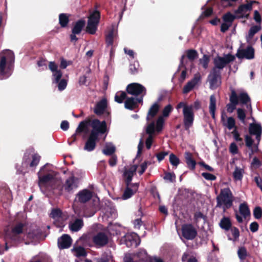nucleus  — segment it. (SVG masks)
Returning <instances> with one entry per match:
<instances>
[{"label": "nucleus", "mask_w": 262, "mask_h": 262, "mask_svg": "<svg viewBox=\"0 0 262 262\" xmlns=\"http://www.w3.org/2000/svg\"><path fill=\"white\" fill-rule=\"evenodd\" d=\"M37 174L38 185L40 189H55L61 184V180L57 177V173L53 170L48 164L43 166Z\"/></svg>", "instance_id": "f257e3e1"}, {"label": "nucleus", "mask_w": 262, "mask_h": 262, "mask_svg": "<svg viewBox=\"0 0 262 262\" xmlns=\"http://www.w3.org/2000/svg\"><path fill=\"white\" fill-rule=\"evenodd\" d=\"M126 90L129 94L139 96L140 98H127L125 101V107L129 110H134L138 106L140 103L142 102L143 97L146 94L145 88L140 84L133 83L127 85Z\"/></svg>", "instance_id": "f03ea898"}, {"label": "nucleus", "mask_w": 262, "mask_h": 262, "mask_svg": "<svg viewBox=\"0 0 262 262\" xmlns=\"http://www.w3.org/2000/svg\"><path fill=\"white\" fill-rule=\"evenodd\" d=\"M201 107V102L198 100H195L193 104L188 105L186 103L180 102L177 106V109L183 108V114L184 116V124L186 130L191 127L194 121L193 110H198Z\"/></svg>", "instance_id": "7ed1b4c3"}, {"label": "nucleus", "mask_w": 262, "mask_h": 262, "mask_svg": "<svg viewBox=\"0 0 262 262\" xmlns=\"http://www.w3.org/2000/svg\"><path fill=\"white\" fill-rule=\"evenodd\" d=\"M14 61L13 53L10 51H6L0 57V79H3L9 77L11 74V64Z\"/></svg>", "instance_id": "20e7f679"}, {"label": "nucleus", "mask_w": 262, "mask_h": 262, "mask_svg": "<svg viewBox=\"0 0 262 262\" xmlns=\"http://www.w3.org/2000/svg\"><path fill=\"white\" fill-rule=\"evenodd\" d=\"M94 201L95 202V204L92 206L90 213H88L86 210L84 211V215L85 217H91L95 213L97 210L101 209V211L104 213V215L107 218L115 219L117 217V211L111 202H107V203H105V204L106 206L100 208L98 205L99 202L98 198H95L94 199Z\"/></svg>", "instance_id": "39448f33"}, {"label": "nucleus", "mask_w": 262, "mask_h": 262, "mask_svg": "<svg viewBox=\"0 0 262 262\" xmlns=\"http://www.w3.org/2000/svg\"><path fill=\"white\" fill-rule=\"evenodd\" d=\"M233 200V195L229 187L221 189L220 194L216 197V207L225 211L232 206Z\"/></svg>", "instance_id": "423d86ee"}, {"label": "nucleus", "mask_w": 262, "mask_h": 262, "mask_svg": "<svg viewBox=\"0 0 262 262\" xmlns=\"http://www.w3.org/2000/svg\"><path fill=\"white\" fill-rule=\"evenodd\" d=\"M164 123V119L160 116L157 119L156 123L152 121L147 126L146 133L149 135V136L146 140L145 144L147 149H150L151 146L153 134L155 132L159 133L162 130Z\"/></svg>", "instance_id": "0eeeda50"}, {"label": "nucleus", "mask_w": 262, "mask_h": 262, "mask_svg": "<svg viewBox=\"0 0 262 262\" xmlns=\"http://www.w3.org/2000/svg\"><path fill=\"white\" fill-rule=\"evenodd\" d=\"M234 59L235 56L230 54L224 55L223 57L217 56L214 58V67L212 70L214 72H221V70Z\"/></svg>", "instance_id": "6e6552de"}, {"label": "nucleus", "mask_w": 262, "mask_h": 262, "mask_svg": "<svg viewBox=\"0 0 262 262\" xmlns=\"http://www.w3.org/2000/svg\"><path fill=\"white\" fill-rule=\"evenodd\" d=\"M124 262H150V258L144 250H140L138 253L132 255L126 254L124 257Z\"/></svg>", "instance_id": "1a4fd4ad"}, {"label": "nucleus", "mask_w": 262, "mask_h": 262, "mask_svg": "<svg viewBox=\"0 0 262 262\" xmlns=\"http://www.w3.org/2000/svg\"><path fill=\"white\" fill-rule=\"evenodd\" d=\"M100 16V12L97 10H94L90 14L86 26V31L89 33L91 34L95 33L99 22Z\"/></svg>", "instance_id": "9d476101"}, {"label": "nucleus", "mask_w": 262, "mask_h": 262, "mask_svg": "<svg viewBox=\"0 0 262 262\" xmlns=\"http://www.w3.org/2000/svg\"><path fill=\"white\" fill-rule=\"evenodd\" d=\"M121 244L127 247H136L140 243L139 236L135 233H127L120 240Z\"/></svg>", "instance_id": "9b49d317"}, {"label": "nucleus", "mask_w": 262, "mask_h": 262, "mask_svg": "<svg viewBox=\"0 0 262 262\" xmlns=\"http://www.w3.org/2000/svg\"><path fill=\"white\" fill-rule=\"evenodd\" d=\"M91 126L93 128L91 135L97 138L99 134H104L106 130V124L104 121L100 122L98 119H94L92 121Z\"/></svg>", "instance_id": "f8f14e48"}, {"label": "nucleus", "mask_w": 262, "mask_h": 262, "mask_svg": "<svg viewBox=\"0 0 262 262\" xmlns=\"http://www.w3.org/2000/svg\"><path fill=\"white\" fill-rule=\"evenodd\" d=\"M40 159V157L38 154H34L31 156L25 154L22 163L23 167L24 168H27L28 166L36 167L39 163Z\"/></svg>", "instance_id": "ddd939ff"}, {"label": "nucleus", "mask_w": 262, "mask_h": 262, "mask_svg": "<svg viewBox=\"0 0 262 262\" xmlns=\"http://www.w3.org/2000/svg\"><path fill=\"white\" fill-rule=\"evenodd\" d=\"M236 56L239 59H252L254 57V50L251 46H248L246 48L240 47L236 53Z\"/></svg>", "instance_id": "4468645a"}, {"label": "nucleus", "mask_w": 262, "mask_h": 262, "mask_svg": "<svg viewBox=\"0 0 262 262\" xmlns=\"http://www.w3.org/2000/svg\"><path fill=\"white\" fill-rule=\"evenodd\" d=\"M182 232L183 236L188 239L192 240L195 238L197 232L191 224H185L182 226Z\"/></svg>", "instance_id": "2eb2a0df"}, {"label": "nucleus", "mask_w": 262, "mask_h": 262, "mask_svg": "<svg viewBox=\"0 0 262 262\" xmlns=\"http://www.w3.org/2000/svg\"><path fill=\"white\" fill-rule=\"evenodd\" d=\"M208 81L210 88L211 89H215L221 84V72H214L211 71L208 76Z\"/></svg>", "instance_id": "dca6fc26"}, {"label": "nucleus", "mask_w": 262, "mask_h": 262, "mask_svg": "<svg viewBox=\"0 0 262 262\" xmlns=\"http://www.w3.org/2000/svg\"><path fill=\"white\" fill-rule=\"evenodd\" d=\"M78 179L72 175L66 180L63 187L67 192H71L78 187Z\"/></svg>", "instance_id": "f3484780"}, {"label": "nucleus", "mask_w": 262, "mask_h": 262, "mask_svg": "<svg viewBox=\"0 0 262 262\" xmlns=\"http://www.w3.org/2000/svg\"><path fill=\"white\" fill-rule=\"evenodd\" d=\"M249 130L250 135L255 136L257 144H259L262 133V127L261 124L258 123H251L249 125Z\"/></svg>", "instance_id": "a211bd4d"}, {"label": "nucleus", "mask_w": 262, "mask_h": 262, "mask_svg": "<svg viewBox=\"0 0 262 262\" xmlns=\"http://www.w3.org/2000/svg\"><path fill=\"white\" fill-rule=\"evenodd\" d=\"M239 214H236V218L238 223L243 222V218L246 219L250 215V211L247 204L243 203L239 205Z\"/></svg>", "instance_id": "6ab92c4d"}, {"label": "nucleus", "mask_w": 262, "mask_h": 262, "mask_svg": "<svg viewBox=\"0 0 262 262\" xmlns=\"http://www.w3.org/2000/svg\"><path fill=\"white\" fill-rule=\"evenodd\" d=\"M230 103L227 104V111L230 113H232L235 110L236 105L238 104V97L236 92L232 90L230 96Z\"/></svg>", "instance_id": "aec40b11"}, {"label": "nucleus", "mask_w": 262, "mask_h": 262, "mask_svg": "<svg viewBox=\"0 0 262 262\" xmlns=\"http://www.w3.org/2000/svg\"><path fill=\"white\" fill-rule=\"evenodd\" d=\"M108 237L104 233L100 232L93 237L94 244L98 247H102L108 243Z\"/></svg>", "instance_id": "412c9836"}, {"label": "nucleus", "mask_w": 262, "mask_h": 262, "mask_svg": "<svg viewBox=\"0 0 262 262\" xmlns=\"http://www.w3.org/2000/svg\"><path fill=\"white\" fill-rule=\"evenodd\" d=\"M254 2H250L246 4L241 5L236 11V13L239 14V17H247L249 15V12L252 9V4Z\"/></svg>", "instance_id": "4be33fe9"}, {"label": "nucleus", "mask_w": 262, "mask_h": 262, "mask_svg": "<svg viewBox=\"0 0 262 262\" xmlns=\"http://www.w3.org/2000/svg\"><path fill=\"white\" fill-rule=\"evenodd\" d=\"M201 75L199 73L195 74L192 80L187 82L183 88V93L187 94L200 81Z\"/></svg>", "instance_id": "5701e85b"}, {"label": "nucleus", "mask_w": 262, "mask_h": 262, "mask_svg": "<svg viewBox=\"0 0 262 262\" xmlns=\"http://www.w3.org/2000/svg\"><path fill=\"white\" fill-rule=\"evenodd\" d=\"M139 187V183H134L130 185L127 186L125 190L122 198L123 200H127L130 198L135 193H136Z\"/></svg>", "instance_id": "b1692460"}, {"label": "nucleus", "mask_w": 262, "mask_h": 262, "mask_svg": "<svg viewBox=\"0 0 262 262\" xmlns=\"http://www.w3.org/2000/svg\"><path fill=\"white\" fill-rule=\"evenodd\" d=\"M72 244V239L71 237L64 234L58 239V247L60 249H66L70 247Z\"/></svg>", "instance_id": "393cba45"}, {"label": "nucleus", "mask_w": 262, "mask_h": 262, "mask_svg": "<svg viewBox=\"0 0 262 262\" xmlns=\"http://www.w3.org/2000/svg\"><path fill=\"white\" fill-rule=\"evenodd\" d=\"M221 120L223 126L227 128L229 130L237 128L235 125V120L233 117H227V119H225V116L222 114Z\"/></svg>", "instance_id": "a878e982"}, {"label": "nucleus", "mask_w": 262, "mask_h": 262, "mask_svg": "<svg viewBox=\"0 0 262 262\" xmlns=\"http://www.w3.org/2000/svg\"><path fill=\"white\" fill-rule=\"evenodd\" d=\"M107 100L106 98H103L98 102L94 108V112L96 114L100 115L104 113L107 107Z\"/></svg>", "instance_id": "bb28decb"}, {"label": "nucleus", "mask_w": 262, "mask_h": 262, "mask_svg": "<svg viewBox=\"0 0 262 262\" xmlns=\"http://www.w3.org/2000/svg\"><path fill=\"white\" fill-rule=\"evenodd\" d=\"M137 167L138 166L136 165H133L128 169L125 170L124 172L123 175L126 179V184L127 186L130 184L133 177L137 170Z\"/></svg>", "instance_id": "cd10ccee"}, {"label": "nucleus", "mask_w": 262, "mask_h": 262, "mask_svg": "<svg viewBox=\"0 0 262 262\" xmlns=\"http://www.w3.org/2000/svg\"><path fill=\"white\" fill-rule=\"evenodd\" d=\"M77 199L81 203H85L92 197V192L88 189L80 191L77 194Z\"/></svg>", "instance_id": "c85d7f7f"}, {"label": "nucleus", "mask_w": 262, "mask_h": 262, "mask_svg": "<svg viewBox=\"0 0 262 262\" xmlns=\"http://www.w3.org/2000/svg\"><path fill=\"white\" fill-rule=\"evenodd\" d=\"M97 138L96 136L90 134L88 140L85 143L84 149L88 151L93 150L95 148L96 141Z\"/></svg>", "instance_id": "c756f323"}, {"label": "nucleus", "mask_w": 262, "mask_h": 262, "mask_svg": "<svg viewBox=\"0 0 262 262\" xmlns=\"http://www.w3.org/2000/svg\"><path fill=\"white\" fill-rule=\"evenodd\" d=\"M24 225L18 224L12 230V236L11 238L15 242H19L20 240L18 238L19 234L21 233L24 229Z\"/></svg>", "instance_id": "7c9ffc66"}, {"label": "nucleus", "mask_w": 262, "mask_h": 262, "mask_svg": "<svg viewBox=\"0 0 262 262\" xmlns=\"http://www.w3.org/2000/svg\"><path fill=\"white\" fill-rule=\"evenodd\" d=\"M244 173L245 170L243 168L236 166L233 172V178L234 181H242Z\"/></svg>", "instance_id": "2f4dec72"}, {"label": "nucleus", "mask_w": 262, "mask_h": 262, "mask_svg": "<svg viewBox=\"0 0 262 262\" xmlns=\"http://www.w3.org/2000/svg\"><path fill=\"white\" fill-rule=\"evenodd\" d=\"M159 105L158 103H155L149 108L146 117L147 121L152 119L158 112Z\"/></svg>", "instance_id": "473e14b6"}, {"label": "nucleus", "mask_w": 262, "mask_h": 262, "mask_svg": "<svg viewBox=\"0 0 262 262\" xmlns=\"http://www.w3.org/2000/svg\"><path fill=\"white\" fill-rule=\"evenodd\" d=\"M216 98L214 95L210 97V103L209 106V112L211 115L212 118L215 119V112L216 110Z\"/></svg>", "instance_id": "72a5a7b5"}, {"label": "nucleus", "mask_w": 262, "mask_h": 262, "mask_svg": "<svg viewBox=\"0 0 262 262\" xmlns=\"http://www.w3.org/2000/svg\"><path fill=\"white\" fill-rule=\"evenodd\" d=\"M83 226V221L81 219H77L69 225L70 229L73 232L79 231Z\"/></svg>", "instance_id": "f704fd0d"}, {"label": "nucleus", "mask_w": 262, "mask_h": 262, "mask_svg": "<svg viewBox=\"0 0 262 262\" xmlns=\"http://www.w3.org/2000/svg\"><path fill=\"white\" fill-rule=\"evenodd\" d=\"M185 158L186 163L188 166L192 169H194L196 165L195 161L192 158V154L189 152H186L185 153Z\"/></svg>", "instance_id": "c9c22d12"}, {"label": "nucleus", "mask_w": 262, "mask_h": 262, "mask_svg": "<svg viewBox=\"0 0 262 262\" xmlns=\"http://www.w3.org/2000/svg\"><path fill=\"white\" fill-rule=\"evenodd\" d=\"M117 34V30L115 28H113L109 33L106 36V42L108 45H112L114 38Z\"/></svg>", "instance_id": "e433bc0d"}, {"label": "nucleus", "mask_w": 262, "mask_h": 262, "mask_svg": "<svg viewBox=\"0 0 262 262\" xmlns=\"http://www.w3.org/2000/svg\"><path fill=\"white\" fill-rule=\"evenodd\" d=\"M220 227L226 231H228L231 227V223L228 217H224L220 223Z\"/></svg>", "instance_id": "4c0bfd02"}, {"label": "nucleus", "mask_w": 262, "mask_h": 262, "mask_svg": "<svg viewBox=\"0 0 262 262\" xmlns=\"http://www.w3.org/2000/svg\"><path fill=\"white\" fill-rule=\"evenodd\" d=\"M96 262H113V257L111 253H103L100 257L96 258Z\"/></svg>", "instance_id": "58836bf2"}, {"label": "nucleus", "mask_w": 262, "mask_h": 262, "mask_svg": "<svg viewBox=\"0 0 262 262\" xmlns=\"http://www.w3.org/2000/svg\"><path fill=\"white\" fill-rule=\"evenodd\" d=\"M84 25V20H80L77 21L72 29V33L79 34L81 32Z\"/></svg>", "instance_id": "ea45409f"}, {"label": "nucleus", "mask_w": 262, "mask_h": 262, "mask_svg": "<svg viewBox=\"0 0 262 262\" xmlns=\"http://www.w3.org/2000/svg\"><path fill=\"white\" fill-rule=\"evenodd\" d=\"M72 251L74 255L76 257L85 256L86 255V252L84 248L81 246L74 247Z\"/></svg>", "instance_id": "a19ab883"}, {"label": "nucleus", "mask_w": 262, "mask_h": 262, "mask_svg": "<svg viewBox=\"0 0 262 262\" xmlns=\"http://www.w3.org/2000/svg\"><path fill=\"white\" fill-rule=\"evenodd\" d=\"M245 142H246V146L248 148H249L251 149L252 152L257 150V149H258L257 145L258 144L257 143L256 145H255V146H254L253 147L252 145H253V140H252V138L250 136L246 135L245 136Z\"/></svg>", "instance_id": "79ce46f5"}, {"label": "nucleus", "mask_w": 262, "mask_h": 262, "mask_svg": "<svg viewBox=\"0 0 262 262\" xmlns=\"http://www.w3.org/2000/svg\"><path fill=\"white\" fill-rule=\"evenodd\" d=\"M115 146L113 144L107 143L103 149V153L105 155H111L115 151Z\"/></svg>", "instance_id": "37998d69"}, {"label": "nucleus", "mask_w": 262, "mask_h": 262, "mask_svg": "<svg viewBox=\"0 0 262 262\" xmlns=\"http://www.w3.org/2000/svg\"><path fill=\"white\" fill-rule=\"evenodd\" d=\"M237 97L238 100L239 99V101L242 104H247L248 102L250 101V99L247 93L243 91L239 92L238 96L237 95Z\"/></svg>", "instance_id": "c03bdc74"}, {"label": "nucleus", "mask_w": 262, "mask_h": 262, "mask_svg": "<svg viewBox=\"0 0 262 262\" xmlns=\"http://www.w3.org/2000/svg\"><path fill=\"white\" fill-rule=\"evenodd\" d=\"M67 217L62 215L58 219L54 220V224L58 228H62L65 226V221Z\"/></svg>", "instance_id": "a18cd8bd"}, {"label": "nucleus", "mask_w": 262, "mask_h": 262, "mask_svg": "<svg viewBox=\"0 0 262 262\" xmlns=\"http://www.w3.org/2000/svg\"><path fill=\"white\" fill-rule=\"evenodd\" d=\"M260 29V25H256L251 27L249 31L248 35L247 36V40L251 39L254 35L258 32Z\"/></svg>", "instance_id": "49530a36"}, {"label": "nucleus", "mask_w": 262, "mask_h": 262, "mask_svg": "<svg viewBox=\"0 0 262 262\" xmlns=\"http://www.w3.org/2000/svg\"><path fill=\"white\" fill-rule=\"evenodd\" d=\"M235 16L232 14L231 13L228 12L225 14L223 17V21L228 23V24L232 25L233 21L234 20Z\"/></svg>", "instance_id": "de8ad7c7"}, {"label": "nucleus", "mask_w": 262, "mask_h": 262, "mask_svg": "<svg viewBox=\"0 0 262 262\" xmlns=\"http://www.w3.org/2000/svg\"><path fill=\"white\" fill-rule=\"evenodd\" d=\"M59 21L61 26L64 27L67 25L69 22L68 16L66 14H60L59 16Z\"/></svg>", "instance_id": "09e8293b"}, {"label": "nucleus", "mask_w": 262, "mask_h": 262, "mask_svg": "<svg viewBox=\"0 0 262 262\" xmlns=\"http://www.w3.org/2000/svg\"><path fill=\"white\" fill-rule=\"evenodd\" d=\"M126 97V93L124 92H118L115 96V100L118 103H121L123 102Z\"/></svg>", "instance_id": "8fccbe9b"}, {"label": "nucleus", "mask_w": 262, "mask_h": 262, "mask_svg": "<svg viewBox=\"0 0 262 262\" xmlns=\"http://www.w3.org/2000/svg\"><path fill=\"white\" fill-rule=\"evenodd\" d=\"M169 162L172 165L177 167L180 163V160L175 155L171 154L169 155Z\"/></svg>", "instance_id": "3c124183"}, {"label": "nucleus", "mask_w": 262, "mask_h": 262, "mask_svg": "<svg viewBox=\"0 0 262 262\" xmlns=\"http://www.w3.org/2000/svg\"><path fill=\"white\" fill-rule=\"evenodd\" d=\"M209 61V57L207 55H204L203 58L200 59V63L204 69H207Z\"/></svg>", "instance_id": "603ef678"}, {"label": "nucleus", "mask_w": 262, "mask_h": 262, "mask_svg": "<svg viewBox=\"0 0 262 262\" xmlns=\"http://www.w3.org/2000/svg\"><path fill=\"white\" fill-rule=\"evenodd\" d=\"M38 259H39L40 262H52L50 257L45 253H40L38 255L36 256Z\"/></svg>", "instance_id": "864d4df0"}, {"label": "nucleus", "mask_w": 262, "mask_h": 262, "mask_svg": "<svg viewBox=\"0 0 262 262\" xmlns=\"http://www.w3.org/2000/svg\"><path fill=\"white\" fill-rule=\"evenodd\" d=\"M237 114L238 118L243 123L245 122L246 114L245 111L242 109L238 108L237 110Z\"/></svg>", "instance_id": "5fc2aeb1"}, {"label": "nucleus", "mask_w": 262, "mask_h": 262, "mask_svg": "<svg viewBox=\"0 0 262 262\" xmlns=\"http://www.w3.org/2000/svg\"><path fill=\"white\" fill-rule=\"evenodd\" d=\"M237 254L241 259H244L247 256V250L245 247H241L238 249Z\"/></svg>", "instance_id": "6e6d98bb"}, {"label": "nucleus", "mask_w": 262, "mask_h": 262, "mask_svg": "<svg viewBox=\"0 0 262 262\" xmlns=\"http://www.w3.org/2000/svg\"><path fill=\"white\" fill-rule=\"evenodd\" d=\"M38 232H36V233L34 232H29L27 235V237L29 239H31L32 242L33 241H36L38 240L40 236V234Z\"/></svg>", "instance_id": "4d7b16f0"}, {"label": "nucleus", "mask_w": 262, "mask_h": 262, "mask_svg": "<svg viewBox=\"0 0 262 262\" xmlns=\"http://www.w3.org/2000/svg\"><path fill=\"white\" fill-rule=\"evenodd\" d=\"M186 52L187 56L190 60H193L197 57L198 53L195 50H189Z\"/></svg>", "instance_id": "13d9d810"}, {"label": "nucleus", "mask_w": 262, "mask_h": 262, "mask_svg": "<svg viewBox=\"0 0 262 262\" xmlns=\"http://www.w3.org/2000/svg\"><path fill=\"white\" fill-rule=\"evenodd\" d=\"M164 179L170 182H173L175 181L176 176L174 173H166Z\"/></svg>", "instance_id": "bf43d9fd"}, {"label": "nucleus", "mask_w": 262, "mask_h": 262, "mask_svg": "<svg viewBox=\"0 0 262 262\" xmlns=\"http://www.w3.org/2000/svg\"><path fill=\"white\" fill-rule=\"evenodd\" d=\"M172 110V106L170 104H168L166 105L163 110V117H168L170 114V113L171 112ZM164 119V118H163Z\"/></svg>", "instance_id": "052dcab7"}, {"label": "nucleus", "mask_w": 262, "mask_h": 262, "mask_svg": "<svg viewBox=\"0 0 262 262\" xmlns=\"http://www.w3.org/2000/svg\"><path fill=\"white\" fill-rule=\"evenodd\" d=\"M62 215H63L62 214V212L59 209L53 210L51 213V216L53 220L58 219Z\"/></svg>", "instance_id": "680f3d73"}, {"label": "nucleus", "mask_w": 262, "mask_h": 262, "mask_svg": "<svg viewBox=\"0 0 262 262\" xmlns=\"http://www.w3.org/2000/svg\"><path fill=\"white\" fill-rule=\"evenodd\" d=\"M52 73H53V76L54 78L53 80H54V81H55V82L57 83L62 76V73L60 71V70H57L55 72H53Z\"/></svg>", "instance_id": "e2e57ef3"}, {"label": "nucleus", "mask_w": 262, "mask_h": 262, "mask_svg": "<svg viewBox=\"0 0 262 262\" xmlns=\"http://www.w3.org/2000/svg\"><path fill=\"white\" fill-rule=\"evenodd\" d=\"M150 164L151 163L149 161H145L142 163L140 165V170L138 171L139 174L142 175L146 169L147 166Z\"/></svg>", "instance_id": "0e129e2a"}, {"label": "nucleus", "mask_w": 262, "mask_h": 262, "mask_svg": "<svg viewBox=\"0 0 262 262\" xmlns=\"http://www.w3.org/2000/svg\"><path fill=\"white\" fill-rule=\"evenodd\" d=\"M139 64L138 62H135L129 66V70L132 74H135L138 72L139 69Z\"/></svg>", "instance_id": "69168bd1"}, {"label": "nucleus", "mask_w": 262, "mask_h": 262, "mask_svg": "<svg viewBox=\"0 0 262 262\" xmlns=\"http://www.w3.org/2000/svg\"><path fill=\"white\" fill-rule=\"evenodd\" d=\"M253 215L256 219H259L261 218L262 215V210L260 207H257L254 209L253 211Z\"/></svg>", "instance_id": "338daca9"}, {"label": "nucleus", "mask_w": 262, "mask_h": 262, "mask_svg": "<svg viewBox=\"0 0 262 262\" xmlns=\"http://www.w3.org/2000/svg\"><path fill=\"white\" fill-rule=\"evenodd\" d=\"M253 181L256 184L258 187L262 191V179L259 176H255L253 178Z\"/></svg>", "instance_id": "774afa93"}]
</instances>
